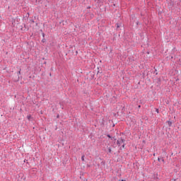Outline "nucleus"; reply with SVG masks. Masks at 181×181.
<instances>
[{
	"instance_id": "2",
	"label": "nucleus",
	"mask_w": 181,
	"mask_h": 181,
	"mask_svg": "<svg viewBox=\"0 0 181 181\" xmlns=\"http://www.w3.org/2000/svg\"><path fill=\"white\" fill-rule=\"evenodd\" d=\"M108 152H109V153H111V152H112L111 148H108Z\"/></svg>"
},
{
	"instance_id": "3",
	"label": "nucleus",
	"mask_w": 181,
	"mask_h": 181,
	"mask_svg": "<svg viewBox=\"0 0 181 181\" xmlns=\"http://www.w3.org/2000/svg\"><path fill=\"white\" fill-rule=\"evenodd\" d=\"M168 125H170V126L172 125V122L168 121Z\"/></svg>"
},
{
	"instance_id": "1",
	"label": "nucleus",
	"mask_w": 181,
	"mask_h": 181,
	"mask_svg": "<svg viewBox=\"0 0 181 181\" xmlns=\"http://www.w3.org/2000/svg\"><path fill=\"white\" fill-rule=\"evenodd\" d=\"M125 140H124V139H119L117 140V145L118 146H122V149H124V148H125Z\"/></svg>"
},
{
	"instance_id": "7",
	"label": "nucleus",
	"mask_w": 181,
	"mask_h": 181,
	"mask_svg": "<svg viewBox=\"0 0 181 181\" xmlns=\"http://www.w3.org/2000/svg\"><path fill=\"white\" fill-rule=\"evenodd\" d=\"M18 74H21V71H18Z\"/></svg>"
},
{
	"instance_id": "4",
	"label": "nucleus",
	"mask_w": 181,
	"mask_h": 181,
	"mask_svg": "<svg viewBox=\"0 0 181 181\" xmlns=\"http://www.w3.org/2000/svg\"><path fill=\"white\" fill-rule=\"evenodd\" d=\"M156 111L158 114H159V109H156Z\"/></svg>"
},
{
	"instance_id": "5",
	"label": "nucleus",
	"mask_w": 181,
	"mask_h": 181,
	"mask_svg": "<svg viewBox=\"0 0 181 181\" xmlns=\"http://www.w3.org/2000/svg\"><path fill=\"white\" fill-rule=\"evenodd\" d=\"M81 159L82 160H84V156H82Z\"/></svg>"
},
{
	"instance_id": "6",
	"label": "nucleus",
	"mask_w": 181,
	"mask_h": 181,
	"mask_svg": "<svg viewBox=\"0 0 181 181\" xmlns=\"http://www.w3.org/2000/svg\"><path fill=\"white\" fill-rule=\"evenodd\" d=\"M108 138H111V136L110 134H107Z\"/></svg>"
}]
</instances>
